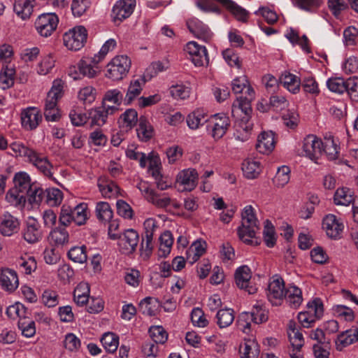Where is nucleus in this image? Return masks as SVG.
<instances>
[{"mask_svg":"<svg viewBox=\"0 0 358 358\" xmlns=\"http://www.w3.org/2000/svg\"><path fill=\"white\" fill-rule=\"evenodd\" d=\"M9 148L15 155V157H26L28 159L34 152V150L17 142L11 143Z\"/></svg>","mask_w":358,"mask_h":358,"instance_id":"obj_63","label":"nucleus"},{"mask_svg":"<svg viewBox=\"0 0 358 358\" xmlns=\"http://www.w3.org/2000/svg\"><path fill=\"white\" fill-rule=\"evenodd\" d=\"M292 1L299 8L309 12L315 11L322 3V0H292Z\"/></svg>","mask_w":358,"mask_h":358,"instance_id":"obj_59","label":"nucleus"},{"mask_svg":"<svg viewBox=\"0 0 358 358\" xmlns=\"http://www.w3.org/2000/svg\"><path fill=\"white\" fill-rule=\"evenodd\" d=\"M101 342L107 352L113 353L117 349L119 338L114 333L107 332L103 335Z\"/></svg>","mask_w":358,"mask_h":358,"instance_id":"obj_40","label":"nucleus"},{"mask_svg":"<svg viewBox=\"0 0 358 358\" xmlns=\"http://www.w3.org/2000/svg\"><path fill=\"white\" fill-rule=\"evenodd\" d=\"M96 90L91 86L82 88L78 92V99L84 104H91L96 99Z\"/></svg>","mask_w":358,"mask_h":358,"instance_id":"obj_53","label":"nucleus"},{"mask_svg":"<svg viewBox=\"0 0 358 358\" xmlns=\"http://www.w3.org/2000/svg\"><path fill=\"white\" fill-rule=\"evenodd\" d=\"M97 218L103 222H110L113 217V211L108 203L99 202L96 206Z\"/></svg>","mask_w":358,"mask_h":358,"instance_id":"obj_47","label":"nucleus"},{"mask_svg":"<svg viewBox=\"0 0 358 358\" xmlns=\"http://www.w3.org/2000/svg\"><path fill=\"white\" fill-rule=\"evenodd\" d=\"M185 50L190 55L191 59L196 66H203L208 64L207 50L204 46L199 45L196 42L190 41L187 43Z\"/></svg>","mask_w":358,"mask_h":358,"instance_id":"obj_10","label":"nucleus"},{"mask_svg":"<svg viewBox=\"0 0 358 358\" xmlns=\"http://www.w3.org/2000/svg\"><path fill=\"white\" fill-rule=\"evenodd\" d=\"M28 161L36 166L45 176L54 179L52 173V165L46 157H43L34 150Z\"/></svg>","mask_w":358,"mask_h":358,"instance_id":"obj_19","label":"nucleus"},{"mask_svg":"<svg viewBox=\"0 0 358 358\" xmlns=\"http://www.w3.org/2000/svg\"><path fill=\"white\" fill-rule=\"evenodd\" d=\"M322 148V155L324 154L329 160H334L338 158L337 145L332 137L324 138Z\"/></svg>","mask_w":358,"mask_h":358,"instance_id":"obj_41","label":"nucleus"},{"mask_svg":"<svg viewBox=\"0 0 358 358\" xmlns=\"http://www.w3.org/2000/svg\"><path fill=\"white\" fill-rule=\"evenodd\" d=\"M144 234L142 235V242L140 250L142 255L148 258L153 250L154 244L152 242L154 231L157 228V222L153 218L147 219L144 223Z\"/></svg>","mask_w":358,"mask_h":358,"instance_id":"obj_6","label":"nucleus"},{"mask_svg":"<svg viewBox=\"0 0 358 358\" xmlns=\"http://www.w3.org/2000/svg\"><path fill=\"white\" fill-rule=\"evenodd\" d=\"M138 113L135 109H127L119 118L120 127L126 131L131 129L138 122Z\"/></svg>","mask_w":358,"mask_h":358,"instance_id":"obj_30","label":"nucleus"},{"mask_svg":"<svg viewBox=\"0 0 358 358\" xmlns=\"http://www.w3.org/2000/svg\"><path fill=\"white\" fill-rule=\"evenodd\" d=\"M205 117V115L201 111H194L188 115L187 124L191 129H196L200 125L206 122Z\"/></svg>","mask_w":358,"mask_h":358,"instance_id":"obj_54","label":"nucleus"},{"mask_svg":"<svg viewBox=\"0 0 358 358\" xmlns=\"http://www.w3.org/2000/svg\"><path fill=\"white\" fill-rule=\"evenodd\" d=\"M250 316L253 322L261 324L268 320V312L262 306H254Z\"/></svg>","mask_w":358,"mask_h":358,"instance_id":"obj_58","label":"nucleus"},{"mask_svg":"<svg viewBox=\"0 0 358 358\" xmlns=\"http://www.w3.org/2000/svg\"><path fill=\"white\" fill-rule=\"evenodd\" d=\"M280 82L292 93L296 94L299 92L301 80L295 75L285 71L280 77Z\"/></svg>","mask_w":358,"mask_h":358,"instance_id":"obj_29","label":"nucleus"},{"mask_svg":"<svg viewBox=\"0 0 358 358\" xmlns=\"http://www.w3.org/2000/svg\"><path fill=\"white\" fill-rule=\"evenodd\" d=\"M327 85L328 88L334 92L341 94L345 92L347 88V80L341 78H330L327 80Z\"/></svg>","mask_w":358,"mask_h":358,"instance_id":"obj_55","label":"nucleus"},{"mask_svg":"<svg viewBox=\"0 0 358 358\" xmlns=\"http://www.w3.org/2000/svg\"><path fill=\"white\" fill-rule=\"evenodd\" d=\"M123 101V94L117 89L108 90L102 100V107L106 109V113L115 114L119 111Z\"/></svg>","mask_w":358,"mask_h":358,"instance_id":"obj_11","label":"nucleus"},{"mask_svg":"<svg viewBox=\"0 0 358 358\" xmlns=\"http://www.w3.org/2000/svg\"><path fill=\"white\" fill-rule=\"evenodd\" d=\"M252 113L250 99L240 96L233 103L231 113L235 119L234 136L236 139L242 142L249 139L253 129V122L251 120Z\"/></svg>","mask_w":358,"mask_h":358,"instance_id":"obj_1","label":"nucleus"},{"mask_svg":"<svg viewBox=\"0 0 358 358\" xmlns=\"http://www.w3.org/2000/svg\"><path fill=\"white\" fill-rule=\"evenodd\" d=\"M145 76L131 81L124 99L126 105H129L134 99L141 94L143 90V85H145Z\"/></svg>","mask_w":358,"mask_h":358,"instance_id":"obj_26","label":"nucleus"},{"mask_svg":"<svg viewBox=\"0 0 358 358\" xmlns=\"http://www.w3.org/2000/svg\"><path fill=\"white\" fill-rule=\"evenodd\" d=\"M315 358H329L331 348L330 341L323 342V344H315L313 347Z\"/></svg>","mask_w":358,"mask_h":358,"instance_id":"obj_64","label":"nucleus"},{"mask_svg":"<svg viewBox=\"0 0 358 358\" xmlns=\"http://www.w3.org/2000/svg\"><path fill=\"white\" fill-rule=\"evenodd\" d=\"M131 66V60L126 55L114 57L107 65V74L113 80H122L127 76Z\"/></svg>","mask_w":358,"mask_h":358,"instance_id":"obj_4","label":"nucleus"},{"mask_svg":"<svg viewBox=\"0 0 358 358\" xmlns=\"http://www.w3.org/2000/svg\"><path fill=\"white\" fill-rule=\"evenodd\" d=\"M159 248L158 256L159 257H166L171 250L173 243V238L170 231H165L159 237Z\"/></svg>","mask_w":358,"mask_h":358,"instance_id":"obj_34","label":"nucleus"},{"mask_svg":"<svg viewBox=\"0 0 358 358\" xmlns=\"http://www.w3.org/2000/svg\"><path fill=\"white\" fill-rule=\"evenodd\" d=\"M150 337L156 344H164L168 339V334L161 326L151 327L149 329Z\"/></svg>","mask_w":358,"mask_h":358,"instance_id":"obj_52","label":"nucleus"},{"mask_svg":"<svg viewBox=\"0 0 358 358\" xmlns=\"http://www.w3.org/2000/svg\"><path fill=\"white\" fill-rule=\"evenodd\" d=\"M46 190L44 191L37 184L32 185L29 192L26 195L31 204H40L43 201H45Z\"/></svg>","mask_w":358,"mask_h":358,"instance_id":"obj_43","label":"nucleus"},{"mask_svg":"<svg viewBox=\"0 0 358 358\" xmlns=\"http://www.w3.org/2000/svg\"><path fill=\"white\" fill-rule=\"evenodd\" d=\"M357 341H358V332H356L355 329L348 330L338 336V341L343 346L349 345Z\"/></svg>","mask_w":358,"mask_h":358,"instance_id":"obj_61","label":"nucleus"},{"mask_svg":"<svg viewBox=\"0 0 358 358\" xmlns=\"http://www.w3.org/2000/svg\"><path fill=\"white\" fill-rule=\"evenodd\" d=\"M69 236L68 231L64 227H56L51 231L49 240L51 243H54L56 246H62L68 243Z\"/></svg>","mask_w":358,"mask_h":358,"instance_id":"obj_35","label":"nucleus"},{"mask_svg":"<svg viewBox=\"0 0 358 358\" xmlns=\"http://www.w3.org/2000/svg\"><path fill=\"white\" fill-rule=\"evenodd\" d=\"M72 222H73L72 208L67 205H63L59 217V224L62 227H67Z\"/></svg>","mask_w":358,"mask_h":358,"instance_id":"obj_60","label":"nucleus"},{"mask_svg":"<svg viewBox=\"0 0 358 358\" xmlns=\"http://www.w3.org/2000/svg\"><path fill=\"white\" fill-rule=\"evenodd\" d=\"M34 3V0H15L13 10L18 17L27 20L33 13Z\"/></svg>","mask_w":358,"mask_h":358,"instance_id":"obj_24","label":"nucleus"},{"mask_svg":"<svg viewBox=\"0 0 358 358\" xmlns=\"http://www.w3.org/2000/svg\"><path fill=\"white\" fill-rule=\"evenodd\" d=\"M98 186L102 195L106 198L115 196L119 192V187L115 182L112 181L108 182L104 178L99 179Z\"/></svg>","mask_w":358,"mask_h":358,"instance_id":"obj_38","label":"nucleus"},{"mask_svg":"<svg viewBox=\"0 0 358 358\" xmlns=\"http://www.w3.org/2000/svg\"><path fill=\"white\" fill-rule=\"evenodd\" d=\"M136 131L138 138L143 142L150 141L154 134L152 125L144 116H141L138 119V127Z\"/></svg>","mask_w":358,"mask_h":358,"instance_id":"obj_27","label":"nucleus"},{"mask_svg":"<svg viewBox=\"0 0 358 358\" xmlns=\"http://www.w3.org/2000/svg\"><path fill=\"white\" fill-rule=\"evenodd\" d=\"M17 325L25 337L30 338L36 334L35 322L26 315L19 320Z\"/></svg>","mask_w":358,"mask_h":358,"instance_id":"obj_45","label":"nucleus"},{"mask_svg":"<svg viewBox=\"0 0 358 358\" xmlns=\"http://www.w3.org/2000/svg\"><path fill=\"white\" fill-rule=\"evenodd\" d=\"M119 248L120 251L124 255L132 254L138 245L139 241V236L136 231L132 229L125 230L122 236H120Z\"/></svg>","mask_w":358,"mask_h":358,"instance_id":"obj_9","label":"nucleus"},{"mask_svg":"<svg viewBox=\"0 0 358 358\" xmlns=\"http://www.w3.org/2000/svg\"><path fill=\"white\" fill-rule=\"evenodd\" d=\"M242 170L245 176L249 179L257 178L262 171L260 163L251 159H247L243 161Z\"/></svg>","mask_w":358,"mask_h":358,"instance_id":"obj_33","label":"nucleus"},{"mask_svg":"<svg viewBox=\"0 0 358 358\" xmlns=\"http://www.w3.org/2000/svg\"><path fill=\"white\" fill-rule=\"evenodd\" d=\"M198 174L194 169H187L180 173L177 178V181L185 186L186 189L191 190L196 185Z\"/></svg>","mask_w":358,"mask_h":358,"instance_id":"obj_32","label":"nucleus"},{"mask_svg":"<svg viewBox=\"0 0 358 358\" xmlns=\"http://www.w3.org/2000/svg\"><path fill=\"white\" fill-rule=\"evenodd\" d=\"M241 217V225L237 229L238 238L248 245L259 244L256 238V233L259 229V222L255 217L252 206L245 207Z\"/></svg>","mask_w":358,"mask_h":358,"instance_id":"obj_2","label":"nucleus"},{"mask_svg":"<svg viewBox=\"0 0 358 358\" xmlns=\"http://www.w3.org/2000/svg\"><path fill=\"white\" fill-rule=\"evenodd\" d=\"M206 251V242L196 241L187 251V259L193 264L204 254Z\"/></svg>","mask_w":358,"mask_h":358,"instance_id":"obj_37","label":"nucleus"},{"mask_svg":"<svg viewBox=\"0 0 358 358\" xmlns=\"http://www.w3.org/2000/svg\"><path fill=\"white\" fill-rule=\"evenodd\" d=\"M27 308L21 303L17 302L13 305L9 306L6 309V315L10 319L16 317L22 318L25 316Z\"/></svg>","mask_w":358,"mask_h":358,"instance_id":"obj_56","label":"nucleus"},{"mask_svg":"<svg viewBox=\"0 0 358 358\" xmlns=\"http://www.w3.org/2000/svg\"><path fill=\"white\" fill-rule=\"evenodd\" d=\"M58 17L54 13H43L38 16L35 22L37 31L44 37H48L56 29Z\"/></svg>","mask_w":358,"mask_h":358,"instance_id":"obj_7","label":"nucleus"},{"mask_svg":"<svg viewBox=\"0 0 358 358\" xmlns=\"http://www.w3.org/2000/svg\"><path fill=\"white\" fill-rule=\"evenodd\" d=\"M275 145L274 134L272 131H263L258 136L256 149L260 153L268 155L273 150Z\"/></svg>","mask_w":358,"mask_h":358,"instance_id":"obj_20","label":"nucleus"},{"mask_svg":"<svg viewBox=\"0 0 358 358\" xmlns=\"http://www.w3.org/2000/svg\"><path fill=\"white\" fill-rule=\"evenodd\" d=\"M6 201L11 205L17 206L21 204H24L26 201V195L15 189H10L6 195Z\"/></svg>","mask_w":358,"mask_h":358,"instance_id":"obj_50","label":"nucleus"},{"mask_svg":"<svg viewBox=\"0 0 358 358\" xmlns=\"http://www.w3.org/2000/svg\"><path fill=\"white\" fill-rule=\"evenodd\" d=\"M136 0H120L113 6L112 15L113 21L122 22L129 17L134 11Z\"/></svg>","mask_w":358,"mask_h":358,"instance_id":"obj_15","label":"nucleus"},{"mask_svg":"<svg viewBox=\"0 0 358 358\" xmlns=\"http://www.w3.org/2000/svg\"><path fill=\"white\" fill-rule=\"evenodd\" d=\"M87 38V29L83 26H78L66 32L63 36V41L68 49L78 50L84 46Z\"/></svg>","mask_w":358,"mask_h":358,"instance_id":"obj_5","label":"nucleus"},{"mask_svg":"<svg viewBox=\"0 0 358 358\" xmlns=\"http://www.w3.org/2000/svg\"><path fill=\"white\" fill-rule=\"evenodd\" d=\"M264 240L266 245L268 248H272L275 244V231L272 223L266 220L265 221L264 229Z\"/></svg>","mask_w":358,"mask_h":358,"instance_id":"obj_57","label":"nucleus"},{"mask_svg":"<svg viewBox=\"0 0 358 358\" xmlns=\"http://www.w3.org/2000/svg\"><path fill=\"white\" fill-rule=\"evenodd\" d=\"M68 257L75 262L80 264L85 262L87 259L86 247L83 245L72 248L68 252Z\"/></svg>","mask_w":358,"mask_h":358,"instance_id":"obj_51","label":"nucleus"},{"mask_svg":"<svg viewBox=\"0 0 358 358\" xmlns=\"http://www.w3.org/2000/svg\"><path fill=\"white\" fill-rule=\"evenodd\" d=\"M42 120L40 110L36 107H28L21 112V123L27 130L35 129Z\"/></svg>","mask_w":358,"mask_h":358,"instance_id":"obj_14","label":"nucleus"},{"mask_svg":"<svg viewBox=\"0 0 358 358\" xmlns=\"http://www.w3.org/2000/svg\"><path fill=\"white\" fill-rule=\"evenodd\" d=\"M187 26L189 31L198 38L208 41L212 38V33L208 27L196 18L188 20Z\"/></svg>","mask_w":358,"mask_h":358,"instance_id":"obj_18","label":"nucleus"},{"mask_svg":"<svg viewBox=\"0 0 358 358\" xmlns=\"http://www.w3.org/2000/svg\"><path fill=\"white\" fill-rule=\"evenodd\" d=\"M251 277V271L248 266L238 267L234 274L236 285L240 289H245L250 294H255L257 290L256 287L250 285Z\"/></svg>","mask_w":358,"mask_h":358,"instance_id":"obj_13","label":"nucleus"},{"mask_svg":"<svg viewBox=\"0 0 358 358\" xmlns=\"http://www.w3.org/2000/svg\"><path fill=\"white\" fill-rule=\"evenodd\" d=\"M285 289L282 278L275 279L269 283L267 297L273 305L279 304L284 297Z\"/></svg>","mask_w":358,"mask_h":358,"instance_id":"obj_17","label":"nucleus"},{"mask_svg":"<svg viewBox=\"0 0 358 358\" xmlns=\"http://www.w3.org/2000/svg\"><path fill=\"white\" fill-rule=\"evenodd\" d=\"M90 288L87 284H80L74 290L73 299L78 306H84L89 299Z\"/></svg>","mask_w":358,"mask_h":358,"instance_id":"obj_44","label":"nucleus"},{"mask_svg":"<svg viewBox=\"0 0 358 358\" xmlns=\"http://www.w3.org/2000/svg\"><path fill=\"white\" fill-rule=\"evenodd\" d=\"M323 142L315 135L307 136L303 142V150L305 155L319 164L317 160L322 155Z\"/></svg>","mask_w":358,"mask_h":358,"instance_id":"obj_8","label":"nucleus"},{"mask_svg":"<svg viewBox=\"0 0 358 358\" xmlns=\"http://www.w3.org/2000/svg\"><path fill=\"white\" fill-rule=\"evenodd\" d=\"M283 298L294 308H298L303 301L301 290L294 285H290L285 289Z\"/></svg>","mask_w":358,"mask_h":358,"instance_id":"obj_31","label":"nucleus"},{"mask_svg":"<svg viewBox=\"0 0 358 358\" xmlns=\"http://www.w3.org/2000/svg\"><path fill=\"white\" fill-rule=\"evenodd\" d=\"M87 205L85 203H80L72 208L73 222L77 225L80 226L85 223L87 219Z\"/></svg>","mask_w":358,"mask_h":358,"instance_id":"obj_48","label":"nucleus"},{"mask_svg":"<svg viewBox=\"0 0 358 358\" xmlns=\"http://www.w3.org/2000/svg\"><path fill=\"white\" fill-rule=\"evenodd\" d=\"M94 57H86L81 59L78 64V70L83 76H87L90 78L96 76L98 67L96 64L99 62H95Z\"/></svg>","mask_w":358,"mask_h":358,"instance_id":"obj_25","label":"nucleus"},{"mask_svg":"<svg viewBox=\"0 0 358 358\" xmlns=\"http://www.w3.org/2000/svg\"><path fill=\"white\" fill-rule=\"evenodd\" d=\"M310 315L313 316L315 320L322 317L324 313L323 303L320 298H315L307 304V310L305 311Z\"/></svg>","mask_w":358,"mask_h":358,"instance_id":"obj_46","label":"nucleus"},{"mask_svg":"<svg viewBox=\"0 0 358 358\" xmlns=\"http://www.w3.org/2000/svg\"><path fill=\"white\" fill-rule=\"evenodd\" d=\"M322 227L326 230L327 236L331 238H337L343 229V224L338 222L336 216L331 214L324 218Z\"/></svg>","mask_w":358,"mask_h":358,"instance_id":"obj_21","label":"nucleus"},{"mask_svg":"<svg viewBox=\"0 0 358 358\" xmlns=\"http://www.w3.org/2000/svg\"><path fill=\"white\" fill-rule=\"evenodd\" d=\"M22 235L28 243L34 244L38 242L43 237L38 222L34 217H28L25 227L22 231Z\"/></svg>","mask_w":358,"mask_h":358,"instance_id":"obj_12","label":"nucleus"},{"mask_svg":"<svg viewBox=\"0 0 358 358\" xmlns=\"http://www.w3.org/2000/svg\"><path fill=\"white\" fill-rule=\"evenodd\" d=\"M259 352V347L254 341L244 343L239 349L241 358H258Z\"/></svg>","mask_w":358,"mask_h":358,"instance_id":"obj_36","label":"nucleus"},{"mask_svg":"<svg viewBox=\"0 0 358 358\" xmlns=\"http://www.w3.org/2000/svg\"><path fill=\"white\" fill-rule=\"evenodd\" d=\"M290 169L287 166L278 168L273 179V183L278 187H283L289 181Z\"/></svg>","mask_w":358,"mask_h":358,"instance_id":"obj_49","label":"nucleus"},{"mask_svg":"<svg viewBox=\"0 0 358 358\" xmlns=\"http://www.w3.org/2000/svg\"><path fill=\"white\" fill-rule=\"evenodd\" d=\"M13 182L14 188L17 189L25 195L29 192L32 185L35 184L31 183L29 176L24 172L17 173L14 176Z\"/></svg>","mask_w":358,"mask_h":358,"instance_id":"obj_28","label":"nucleus"},{"mask_svg":"<svg viewBox=\"0 0 358 358\" xmlns=\"http://www.w3.org/2000/svg\"><path fill=\"white\" fill-rule=\"evenodd\" d=\"M0 284L3 289L13 292L18 287L19 281L15 271L9 268L2 269L0 273Z\"/></svg>","mask_w":358,"mask_h":358,"instance_id":"obj_22","label":"nucleus"},{"mask_svg":"<svg viewBox=\"0 0 358 358\" xmlns=\"http://www.w3.org/2000/svg\"><path fill=\"white\" fill-rule=\"evenodd\" d=\"M19 220L8 213L2 215L0 221V234L3 236H11L20 230Z\"/></svg>","mask_w":358,"mask_h":358,"instance_id":"obj_16","label":"nucleus"},{"mask_svg":"<svg viewBox=\"0 0 358 358\" xmlns=\"http://www.w3.org/2000/svg\"><path fill=\"white\" fill-rule=\"evenodd\" d=\"M62 200V192L59 189H46L45 203L50 206H57Z\"/></svg>","mask_w":358,"mask_h":358,"instance_id":"obj_62","label":"nucleus"},{"mask_svg":"<svg viewBox=\"0 0 358 358\" xmlns=\"http://www.w3.org/2000/svg\"><path fill=\"white\" fill-rule=\"evenodd\" d=\"M217 324L220 328H226L234 320V312L231 308L220 309L216 315Z\"/></svg>","mask_w":358,"mask_h":358,"instance_id":"obj_39","label":"nucleus"},{"mask_svg":"<svg viewBox=\"0 0 358 358\" xmlns=\"http://www.w3.org/2000/svg\"><path fill=\"white\" fill-rule=\"evenodd\" d=\"M110 115V113H106V109L101 106L92 109L89 113V118H91L92 125L102 126L106 122Z\"/></svg>","mask_w":358,"mask_h":358,"instance_id":"obj_42","label":"nucleus"},{"mask_svg":"<svg viewBox=\"0 0 358 358\" xmlns=\"http://www.w3.org/2000/svg\"><path fill=\"white\" fill-rule=\"evenodd\" d=\"M62 81L61 80H55L45 99L44 117L48 122H57L62 117L57 104L58 99L62 96Z\"/></svg>","mask_w":358,"mask_h":358,"instance_id":"obj_3","label":"nucleus"},{"mask_svg":"<svg viewBox=\"0 0 358 358\" xmlns=\"http://www.w3.org/2000/svg\"><path fill=\"white\" fill-rule=\"evenodd\" d=\"M230 126L229 118L224 114L215 115V123L212 129V136L215 140L221 138Z\"/></svg>","mask_w":358,"mask_h":358,"instance_id":"obj_23","label":"nucleus"}]
</instances>
